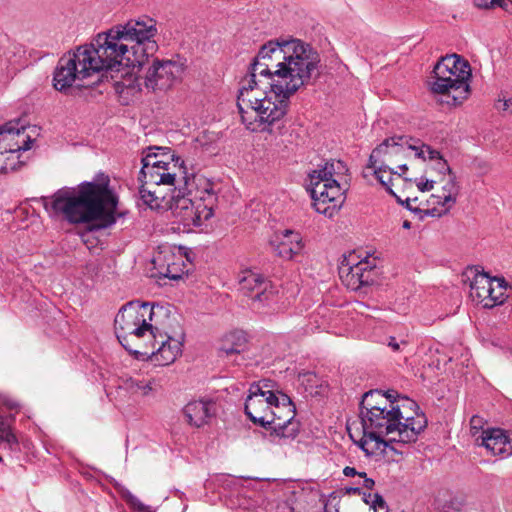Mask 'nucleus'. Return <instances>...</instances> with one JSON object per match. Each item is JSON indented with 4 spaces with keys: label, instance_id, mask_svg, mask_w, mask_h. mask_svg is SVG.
Masks as SVG:
<instances>
[{
    "label": "nucleus",
    "instance_id": "4be33fe9",
    "mask_svg": "<svg viewBox=\"0 0 512 512\" xmlns=\"http://www.w3.org/2000/svg\"><path fill=\"white\" fill-rule=\"evenodd\" d=\"M213 403L204 400H193L186 404L183 409L187 421L196 427L207 423L212 416Z\"/></svg>",
    "mask_w": 512,
    "mask_h": 512
},
{
    "label": "nucleus",
    "instance_id": "9d476101",
    "mask_svg": "<svg viewBox=\"0 0 512 512\" xmlns=\"http://www.w3.org/2000/svg\"><path fill=\"white\" fill-rule=\"evenodd\" d=\"M240 291L251 300V307L259 313L273 312L277 291L272 283L260 273L246 269L239 273Z\"/></svg>",
    "mask_w": 512,
    "mask_h": 512
},
{
    "label": "nucleus",
    "instance_id": "20e7f679",
    "mask_svg": "<svg viewBox=\"0 0 512 512\" xmlns=\"http://www.w3.org/2000/svg\"><path fill=\"white\" fill-rule=\"evenodd\" d=\"M37 201L51 219L71 225L101 221L104 226H109L116 221L118 197L109 187L108 181L65 186Z\"/></svg>",
    "mask_w": 512,
    "mask_h": 512
},
{
    "label": "nucleus",
    "instance_id": "473e14b6",
    "mask_svg": "<svg viewBox=\"0 0 512 512\" xmlns=\"http://www.w3.org/2000/svg\"><path fill=\"white\" fill-rule=\"evenodd\" d=\"M343 474L347 477L358 476L362 479V486L367 489H372L375 484L374 480L368 478L365 472H358L354 467H345L343 469Z\"/></svg>",
    "mask_w": 512,
    "mask_h": 512
},
{
    "label": "nucleus",
    "instance_id": "79ce46f5",
    "mask_svg": "<svg viewBox=\"0 0 512 512\" xmlns=\"http://www.w3.org/2000/svg\"><path fill=\"white\" fill-rule=\"evenodd\" d=\"M2 462V457L0 456V463Z\"/></svg>",
    "mask_w": 512,
    "mask_h": 512
},
{
    "label": "nucleus",
    "instance_id": "b1692460",
    "mask_svg": "<svg viewBox=\"0 0 512 512\" xmlns=\"http://www.w3.org/2000/svg\"><path fill=\"white\" fill-rule=\"evenodd\" d=\"M417 159L427 161L429 168L435 170L439 176L445 177L451 174L447 161L441 156L439 151L432 149L429 145L422 144L421 149L417 152Z\"/></svg>",
    "mask_w": 512,
    "mask_h": 512
},
{
    "label": "nucleus",
    "instance_id": "393cba45",
    "mask_svg": "<svg viewBox=\"0 0 512 512\" xmlns=\"http://www.w3.org/2000/svg\"><path fill=\"white\" fill-rule=\"evenodd\" d=\"M173 258V255L169 252H159L153 258V264L155 268L158 270L160 276L165 278H169L172 280H177L181 278L183 274V269L179 264L175 262H170V259Z\"/></svg>",
    "mask_w": 512,
    "mask_h": 512
},
{
    "label": "nucleus",
    "instance_id": "ddd939ff",
    "mask_svg": "<svg viewBox=\"0 0 512 512\" xmlns=\"http://www.w3.org/2000/svg\"><path fill=\"white\" fill-rule=\"evenodd\" d=\"M376 258L360 257L355 252L346 256L339 266V276L342 283L351 290H358L365 285L373 284L377 279Z\"/></svg>",
    "mask_w": 512,
    "mask_h": 512
},
{
    "label": "nucleus",
    "instance_id": "4468645a",
    "mask_svg": "<svg viewBox=\"0 0 512 512\" xmlns=\"http://www.w3.org/2000/svg\"><path fill=\"white\" fill-rule=\"evenodd\" d=\"M153 336L150 345L143 343L140 349H134V353L147 357L160 366L172 364L182 353L183 333L172 336L154 327Z\"/></svg>",
    "mask_w": 512,
    "mask_h": 512
},
{
    "label": "nucleus",
    "instance_id": "f704fd0d",
    "mask_svg": "<svg viewBox=\"0 0 512 512\" xmlns=\"http://www.w3.org/2000/svg\"><path fill=\"white\" fill-rule=\"evenodd\" d=\"M386 344L393 352H402L408 346V341L405 338L398 339L395 336H389L386 339Z\"/></svg>",
    "mask_w": 512,
    "mask_h": 512
},
{
    "label": "nucleus",
    "instance_id": "f3484780",
    "mask_svg": "<svg viewBox=\"0 0 512 512\" xmlns=\"http://www.w3.org/2000/svg\"><path fill=\"white\" fill-rule=\"evenodd\" d=\"M162 158H165L164 162H160L155 167L151 164L146 170H141L146 185L174 186L178 177L185 178L186 167L181 157L167 151L162 153Z\"/></svg>",
    "mask_w": 512,
    "mask_h": 512
},
{
    "label": "nucleus",
    "instance_id": "7c9ffc66",
    "mask_svg": "<svg viewBox=\"0 0 512 512\" xmlns=\"http://www.w3.org/2000/svg\"><path fill=\"white\" fill-rule=\"evenodd\" d=\"M123 497L134 512H155L150 506L143 504L128 490L123 492Z\"/></svg>",
    "mask_w": 512,
    "mask_h": 512
},
{
    "label": "nucleus",
    "instance_id": "7ed1b4c3",
    "mask_svg": "<svg viewBox=\"0 0 512 512\" xmlns=\"http://www.w3.org/2000/svg\"><path fill=\"white\" fill-rule=\"evenodd\" d=\"M360 415L362 436H350L367 456L382 455L387 448L399 452L397 446L416 442L427 426L417 403L395 391L366 393Z\"/></svg>",
    "mask_w": 512,
    "mask_h": 512
},
{
    "label": "nucleus",
    "instance_id": "2eb2a0df",
    "mask_svg": "<svg viewBox=\"0 0 512 512\" xmlns=\"http://www.w3.org/2000/svg\"><path fill=\"white\" fill-rule=\"evenodd\" d=\"M507 288L504 278L490 277L484 272H478L470 284V298L484 308H494L506 301Z\"/></svg>",
    "mask_w": 512,
    "mask_h": 512
},
{
    "label": "nucleus",
    "instance_id": "c9c22d12",
    "mask_svg": "<svg viewBox=\"0 0 512 512\" xmlns=\"http://www.w3.org/2000/svg\"><path fill=\"white\" fill-rule=\"evenodd\" d=\"M503 0H474V3L479 8H493L496 6H502Z\"/></svg>",
    "mask_w": 512,
    "mask_h": 512
},
{
    "label": "nucleus",
    "instance_id": "6ab92c4d",
    "mask_svg": "<svg viewBox=\"0 0 512 512\" xmlns=\"http://www.w3.org/2000/svg\"><path fill=\"white\" fill-rule=\"evenodd\" d=\"M186 184L188 185L187 195L213 213L218 200L217 185L203 175L194 176L192 181Z\"/></svg>",
    "mask_w": 512,
    "mask_h": 512
},
{
    "label": "nucleus",
    "instance_id": "f257e3e1",
    "mask_svg": "<svg viewBox=\"0 0 512 512\" xmlns=\"http://www.w3.org/2000/svg\"><path fill=\"white\" fill-rule=\"evenodd\" d=\"M320 57L297 38L264 44L241 79L237 107L250 132H271L287 113L290 97L318 71Z\"/></svg>",
    "mask_w": 512,
    "mask_h": 512
},
{
    "label": "nucleus",
    "instance_id": "423d86ee",
    "mask_svg": "<svg viewBox=\"0 0 512 512\" xmlns=\"http://www.w3.org/2000/svg\"><path fill=\"white\" fill-rule=\"evenodd\" d=\"M347 168L340 160H331L319 165L308 175L307 190L313 200V207L319 214L332 218L345 201L341 184Z\"/></svg>",
    "mask_w": 512,
    "mask_h": 512
},
{
    "label": "nucleus",
    "instance_id": "9b49d317",
    "mask_svg": "<svg viewBox=\"0 0 512 512\" xmlns=\"http://www.w3.org/2000/svg\"><path fill=\"white\" fill-rule=\"evenodd\" d=\"M422 144L420 140L403 136L386 139L372 151L369 162L394 165L401 173H405L408 169L406 161L412 157L417 158V152Z\"/></svg>",
    "mask_w": 512,
    "mask_h": 512
},
{
    "label": "nucleus",
    "instance_id": "c756f323",
    "mask_svg": "<svg viewBox=\"0 0 512 512\" xmlns=\"http://www.w3.org/2000/svg\"><path fill=\"white\" fill-rule=\"evenodd\" d=\"M154 150L157 151H164L168 150L167 148H161V147H149L148 153L142 158V168L141 170H146L147 166H150L153 164V167H155L157 164H160V162H164L165 158H162V153L158 154L153 152Z\"/></svg>",
    "mask_w": 512,
    "mask_h": 512
},
{
    "label": "nucleus",
    "instance_id": "39448f33",
    "mask_svg": "<svg viewBox=\"0 0 512 512\" xmlns=\"http://www.w3.org/2000/svg\"><path fill=\"white\" fill-rule=\"evenodd\" d=\"M249 419L280 438H294L299 432L295 407L283 393H275L266 382L252 384L245 402Z\"/></svg>",
    "mask_w": 512,
    "mask_h": 512
},
{
    "label": "nucleus",
    "instance_id": "0eeeda50",
    "mask_svg": "<svg viewBox=\"0 0 512 512\" xmlns=\"http://www.w3.org/2000/svg\"><path fill=\"white\" fill-rule=\"evenodd\" d=\"M471 68L457 54L442 57L434 66L428 83L430 91L440 96V101L457 106L468 98Z\"/></svg>",
    "mask_w": 512,
    "mask_h": 512
},
{
    "label": "nucleus",
    "instance_id": "dca6fc26",
    "mask_svg": "<svg viewBox=\"0 0 512 512\" xmlns=\"http://www.w3.org/2000/svg\"><path fill=\"white\" fill-rule=\"evenodd\" d=\"M167 209L171 210L178 222L189 230L204 226L213 216L201 203L195 202L188 195H180V191L172 195Z\"/></svg>",
    "mask_w": 512,
    "mask_h": 512
},
{
    "label": "nucleus",
    "instance_id": "6e6552de",
    "mask_svg": "<svg viewBox=\"0 0 512 512\" xmlns=\"http://www.w3.org/2000/svg\"><path fill=\"white\" fill-rule=\"evenodd\" d=\"M154 307L149 303L130 302L123 306L114 320V328L117 339L128 350H134L130 344L138 349L143 343L150 345L154 338L153 324Z\"/></svg>",
    "mask_w": 512,
    "mask_h": 512
},
{
    "label": "nucleus",
    "instance_id": "4c0bfd02",
    "mask_svg": "<svg viewBox=\"0 0 512 512\" xmlns=\"http://www.w3.org/2000/svg\"><path fill=\"white\" fill-rule=\"evenodd\" d=\"M326 308H321L319 311H318V315H321V317L323 318V321L321 322V324H318L317 325V329H327L328 326H327V323H326V315H325V312H326Z\"/></svg>",
    "mask_w": 512,
    "mask_h": 512
},
{
    "label": "nucleus",
    "instance_id": "e433bc0d",
    "mask_svg": "<svg viewBox=\"0 0 512 512\" xmlns=\"http://www.w3.org/2000/svg\"><path fill=\"white\" fill-rule=\"evenodd\" d=\"M434 182H435V180L420 178L419 180H417L416 185L419 190L424 192V191L432 190Z\"/></svg>",
    "mask_w": 512,
    "mask_h": 512
},
{
    "label": "nucleus",
    "instance_id": "2f4dec72",
    "mask_svg": "<svg viewBox=\"0 0 512 512\" xmlns=\"http://www.w3.org/2000/svg\"><path fill=\"white\" fill-rule=\"evenodd\" d=\"M485 420L478 416L474 415L470 419V434L472 438L474 439L475 443H477L480 440V435L482 433H486V429H484Z\"/></svg>",
    "mask_w": 512,
    "mask_h": 512
},
{
    "label": "nucleus",
    "instance_id": "bb28decb",
    "mask_svg": "<svg viewBox=\"0 0 512 512\" xmlns=\"http://www.w3.org/2000/svg\"><path fill=\"white\" fill-rule=\"evenodd\" d=\"M122 386L131 394L149 396L157 389V381L154 378L127 377L123 380Z\"/></svg>",
    "mask_w": 512,
    "mask_h": 512
},
{
    "label": "nucleus",
    "instance_id": "cd10ccee",
    "mask_svg": "<svg viewBox=\"0 0 512 512\" xmlns=\"http://www.w3.org/2000/svg\"><path fill=\"white\" fill-rule=\"evenodd\" d=\"M246 348V336L242 331L226 335L221 345V351L227 356L240 354Z\"/></svg>",
    "mask_w": 512,
    "mask_h": 512
},
{
    "label": "nucleus",
    "instance_id": "a878e982",
    "mask_svg": "<svg viewBox=\"0 0 512 512\" xmlns=\"http://www.w3.org/2000/svg\"><path fill=\"white\" fill-rule=\"evenodd\" d=\"M368 169L373 170V174L379 181V183L392 195L396 196L392 190V186L394 185V181H401V172L394 171L389 165L386 163H370L368 165Z\"/></svg>",
    "mask_w": 512,
    "mask_h": 512
},
{
    "label": "nucleus",
    "instance_id": "c85d7f7f",
    "mask_svg": "<svg viewBox=\"0 0 512 512\" xmlns=\"http://www.w3.org/2000/svg\"><path fill=\"white\" fill-rule=\"evenodd\" d=\"M5 444L10 450H14L17 445L16 436L11 432L10 419L5 417L0 406V444Z\"/></svg>",
    "mask_w": 512,
    "mask_h": 512
},
{
    "label": "nucleus",
    "instance_id": "58836bf2",
    "mask_svg": "<svg viewBox=\"0 0 512 512\" xmlns=\"http://www.w3.org/2000/svg\"><path fill=\"white\" fill-rule=\"evenodd\" d=\"M347 492L356 494V493L360 492V489L358 487H350V488H347Z\"/></svg>",
    "mask_w": 512,
    "mask_h": 512
},
{
    "label": "nucleus",
    "instance_id": "ea45409f",
    "mask_svg": "<svg viewBox=\"0 0 512 512\" xmlns=\"http://www.w3.org/2000/svg\"><path fill=\"white\" fill-rule=\"evenodd\" d=\"M402 227H403L404 229H410V228H411V223H410L408 220H405V221H403V223H402Z\"/></svg>",
    "mask_w": 512,
    "mask_h": 512
},
{
    "label": "nucleus",
    "instance_id": "aec40b11",
    "mask_svg": "<svg viewBox=\"0 0 512 512\" xmlns=\"http://www.w3.org/2000/svg\"><path fill=\"white\" fill-rule=\"evenodd\" d=\"M270 244L274 253L285 260L293 259L304 248L300 233L289 229L275 233Z\"/></svg>",
    "mask_w": 512,
    "mask_h": 512
},
{
    "label": "nucleus",
    "instance_id": "f03ea898",
    "mask_svg": "<svg viewBox=\"0 0 512 512\" xmlns=\"http://www.w3.org/2000/svg\"><path fill=\"white\" fill-rule=\"evenodd\" d=\"M155 19L141 16L98 33L89 43L61 57L53 75V86L64 92L77 81L103 70L139 68L158 50Z\"/></svg>",
    "mask_w": 512,
    "mask_h": 512
},
{
    "label": "nucleus",
    "instance_id": "72a5a7b5",
    "mask_svg": "<svg viewBox=\"0 0 512 512\" xmlns=\"http://www.w3.org/2000/svg\"><path fill=\"white\" fill-rule=\"evenodd\" d=\"M365 502L371 503V508L374 510V512H388L385 500L378 493H369L365 498Z\"/></svg>",
    "mask_w": 512,
    "mask_h": 512
},
{
    "label": "nucleus",
    "instance_id": "5701e85b",
    "mask_svg": "<svg viewBox=\"0 0 512 512\" xmlns=\"http://www.w3.org/2000/svg\"><path fill=\"white\" fill-rule=\"evenodd\" d=\"M153 186L154 185H146L144 181V184L139 189L138 205L155 211L167 209L170 199H166L165 196L160 195L157 189H152ZM156 188L158 187L156 186Z\"/></svg>",
    "mask_w": 512,
    "mask_h": 512
},
{
    "label": "nucleus",
    "instance_id": "1a4fd4ad",
    "mask_svg": "<svg viewBox=\"0 0 512 512\" xmlns=\"http://www.w3.org/2000/svg\"><path fill=\"white\" fill-rule=\"evenodd\" d=\"M33 142L24 126L7 123L0 127V173L16 170L22 163L20 152L31 149Z\"/></svg>",
    "mask_w": 512,
    "mask_h": 512
},
{
    "label": "nucleus",
    "instance_id": "412c9836",
    "mask_svg": "<svg viewBox=\"0 0 512 512\" xmlns=\"http://www.w3.org/2000/svg\"><path fill=\"white\" fill-rule=\"evenodd\" d=\"M476 445L484 447L488 453L497 456L508 457L512 455V438L509 434L499 428H487L482 433Z\"/></svg>",
    "mask_w": 512,
    "mask_h": 512
},
{
    "label": "nucleus",
    "instance_id": "f8f14e48",
    "mask_svg": "<svg viewBox=\"0 0 512 512\" xmlns=\"http://www.w3.org/2000/svg\"><path fill=\"white\" fill-rule=\"evenodd\" d=\"M183 67L177 62L155 60L146 72L145 78H127L121 81L123 87L131 91H141L143 87L148 90H165L170 88L182 75Z\"/></svg>",
    "mask_w": 512,
    "mask_h": 512
},
{
    "label": "nucleus",
    "instance_id": "a19ab883",
    "mask_svg": "<svg viewBox=\"0 0 512 512\" xmlns=\"http://www.w3.org/2000/svg\"><path fill=\"white\" fill-rule=\"evenodd\" d=\"M406 207H407L408 209H410V210L418 211L417 209H414V208L412 207V205H411V201H410V199H409V198H408V199H406Z\"/></svg>",
    "mask_w": 512,
    "mask_h": 512
},
{
    "label": "nucleus",
    "instance_id": "a211bd4d",
    "mask_svg": "<svg viewBox=\"0 0 512 512\" xmlns=\"http://www.w3.org/2000/svg\"><path fill=\"white\" fill-rule=\"evenodd\" d=\"M447 176V180L442 186V192L432 194L427 200L428 208L419 210L420 212H424L425 215L431 217H441L453 207L456 203L459 187L452 174H448Z\"/></svg>",
    "mask_w": 512,
    "mask_h": 512
}]
</instances>
